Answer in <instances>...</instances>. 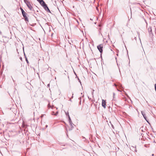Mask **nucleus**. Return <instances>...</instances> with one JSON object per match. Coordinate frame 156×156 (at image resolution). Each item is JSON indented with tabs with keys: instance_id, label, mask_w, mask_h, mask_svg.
Returning <instances> with one entry per match:
<instances>
[{
	"instance_id": "1",
	"label": "nucleus",
	"mask_w": 156,
	"mask_h": 156,
	"mask_svg": "<svg viewBox=\"0 0 156 156\" xmlns=\"http://www.w3.org/2000/svg\"><path fill=\"white\" fill-rule=\"evenodd\" d=\"M24 2L26 4L27 7L30 10H33V7L32 6V3L28 0H24Z\"/></svg>"
},
{
	"instance_id": "2",
	"label": "nucleus",
	"mask_w": 156,
	"mask_h": 156,
	"mask_svg": "<svg viewBox=\"0 0 156 156\" xmlns=\"http://www.w3.org/2000/svg\"><path fill=\"white\" fill-rule=\"evenodd\" d=\"M40 4L43 7L46 11H47L48 12H50V11L47 6V5L45 4L44 1L42 2L41 3V4Z\"/></svg>"
},
{
	"instance_id": "3",
	"label": "nucleus",
	"mask_w": 156,
	"mask_h": 156,
	"mask_svg": "<svg viewBox=\"0 0 156 156\" xmlns=\"http://www.w3.org/2000/svg\"><path fill=\"white\" fill-rule=\"evenodd\" d=\"M103 45L102 44H100L97 46V48L101 53L103 51Z\"/></svg>"
},
{
	"instance_id": "4",
	"label": "nucleus",
	"mask_w": 156,
	"mask_h": 156,
	"mask_svg": "<svg viewBox=\"0 0 156 156\" xmlns=\"http://www.w3.org/2000/svg\"><path fill=\"white\" fill-rule=\"evenodd\" d=\"M22 14L23 17L25 18V21H26L27 22H28L29 21L28 19L27 16V14L26 12H24L23 13H22Z\"/></svg>"
},
{
	"instance_id": "5",
	"label": "nucleus",
	"mask_w": 156,
	"mask_h": 156,
	"mask_svg": "<svg viewBox=\"0 0 156 156\" xmlns=\"http://www.w3.org/2000/svg\"><path fill=\"white\" fill-rule=\"evenodd\" d=\"M102 106L104 108H106V101L104 99L102 100Z\"/></svg>"
},
{
	"instance_id": "6",
	"label": "nucleus",
	"mask_w": 156,
	"mask_h": 156,
	"mask_svg": "<svg viewBox=\"0 0 156 156\" xmlns=\"http://www.w3.org/2000/svg\"><path fill=\"white\" fill-rule=\"evenodd\" d=\"M130 149L131 150L134 151L136 152H137V150L136 149V147H135L133 146H132L130 147Z\"/></svg>"
},
{
	"instance_id": "7",
	"label": "nucleus",
	"mask_w": 156,
	"mask_h": 156,
	"mask_svg": "<svg viewBox=\"0 0 156 156\" xmlns=\"http://www.w3.org/2000/svg\"><path fill=\"white\" fill-rule=\"evenodd\" d=\"M141 113H142V115H143L144 119L146 120V121H147V122L148 121L147 120V118L145 115V114L144 112L141 111Z\"/></svg>"
},
{
	"instance_id": "8",
	"label": "nucleus",
	"mask_w": 156,
	"mask_h": 156,
	"mask_svg": "<svg viewBox=\"0 0 156 156\" xmlns=\"http://www.w3.org/2000/svg\"><path fill=\"white\" fill-rule=\"evenodd\" d=\"M148 31L150 34L152 33V29L151 27H150L148 28Z\"/></svg>"
},
{
	"instance_id": "9",
	"label": "nucleus",
	"mask_w": 156,
	"mask_h": 156,
	"mask_svg": "<svg viewBox=\"0 0 156 156\" xmlns=\"http://www.w3.org/2000/svg\"><path fill=\"white\" fill-rule=\"evenodd\" d=\"M37 1H38L40 4H41V3L43 2V0H37Z\"/></svg>"
},
{
	"instance_id": "10",
	"label": "nucleus",
	"mask_w": 156,
	"mask_h": 156,
	"mask_svg": "<svg viewBox=\"0 0 156 156\" xmlns=\"http://www.w3.org/2000/svg\"><path fill=\"white\" fill-rule=\"evenodd\" d=\"M22 12V13H23L24 12H25V11L23 10L21 8H20Z\"/></svg>"
},
{
	"instance_id": "11",
	"label": "nucleus",
	"mask_w": 156,
	"mask_h": 156,
	"mask_svg": "<svg viewBox=\"0 0 156 156\" xmlns=\"http://www.w3.org/2000/svg\"><path fill=\"white\" fill-rule=\"evenodd\" d=\"M68 117H69V122H70V123H71V119H70V118L69 115H68Z\"/></svg>"
},
{
	"instance_id": "12",
	"label": "nucleus",
	"mask_w": 156,
	"mask_h": 156,
	"mask_svg": "<svg viewBox=\"0 0 156 156\" xmlns=\"http://www.w3.org/2000/svg\"><path fill=\"white\" fill-rule=\"evenodd\" d=\"M25 58H26V61L27 63H29L28 61V60L27 59V58L26 57V56H25Z\"/></svg>"
},
{
	"instance_id": "13",
	"label": "nucleus",
	"mask_w": 156,
	"mask_h": 156,
	"mask_svg": "<svg viewBox=\"0 0 156 156\" xmlns=\"http://www.w3.org/2000/svg\"><path fill=\"white\" fill-rule=\"evenodd\" d=\"M58 114V112H56V113H55V116H57Z\"/></svg>"
},
{
	"instance_id": "14",
	"label": "nucleus",
	"mask_w": 156,
	"mask_h": 156,
	"mask_svg": "<svg viewBox=\"0 0 156 156\" xmlns=\"http://www.w3.org/2000/svg\"><path fill=\"white\" fill-rule=\"evenodd\" d=\"M55 112H51V114L52 115H55Z\"/></svg>"
},
{
	"instance_id": "15",
	"label": "nucleus",
	"mask_w": 156,
	"mask_h": 156,
	"mask_svg": "<svg viewBox=\"0 0 156 156\" xmlns=\"http://www.w3.org/2000/svg\"><path fill=\"white\" fill-rule=\"evenodd\" d=\"M115 95V94L114 93H113V98H114Z\"/></svg>"
},
{
	"instance_id": "16",
	"label": "nucleus",
	"mask_w": 156,
	"mask_h": 156,
	"mask_svg": "<svg viewBox=\"0 0 156 156\" xmlns=\"http://www.w3.org/2000/svg\"><path fill=\"white\" fill-rule=\"evenodd\" d=\"M66 115H68H68H69L68 112L67 113H66Z\"/></svg>"
},
{
	"instance_id": "17",
	"label": "nucleus",
	"mask_w": 156,
	"mask_h": 156,
	"mask_svg": "<svg viewBox=\"0 0 156 156\" xmlns=\"http://www.w3.org/2000/svg\"><path fill=\"white\" fill-rule=\"evenodd\" d=\"M43 116V115H42L41 116V117H42Z\"/></svg>"
},
{
	"instance_id": "18",
	"label": "nucleus",
	"mask_w": 156,
	"mask_h": 156,
	"mask_svg": "<svg viewBox=\"0 0 156 156\" xmlns=\"http://www.w3.org/2000/svg\"><path fill=\"white\" fill-rule=\"evenodd\" d=\"M134 39H135V40H136V37H135L134 38Z\"/></svg>"
},
{
	"instance_id": "19",
	"label": "nucleus",
	"mask_w": 156,
	"mask_h": 156,
	"mask_svg": "<svg viewBox=\"0 0 156 156\" xmlns=\"http://www.w3.org/2000/svg\"><path fill=\"white\" fill-rule=\"evenodd\" d=\"M46 127H48V125H46Z\"/></svg>"
},
{
	"instance_id": "20",
	"label": "nucleus",
	"mask_w": 156,
	"mask_h": 156,
	"mask_svg": "<svg viewBox=\"0 0 156 156\" xmlns=\"http://www.w3.org/2000/svg\"><path fill=\"white\" fill-rule=\"evenodd\" d=\"M114 85L116 86V85L115 84H114Z\"/></svg>"
},
{
	"instance_id": "21",
	"label": "nucleus",
	"mask_w": 156,
	"mask_h": 156,
	"mask_svg": "<svg viewBox=\"0 0 156 156\" xmlns=\"http://www.w3.org/2000/svg\"><path fill=\"white\" fill-rule=\"evenodd\" d=\"M152 156H153L154 155V154H152Z\"/></svg>"
},
{
	"instance_id": "22",
	"label": "nucleus",
	"mask_w": 156,
	"mask_h": 156,
	"mask_svg": "<svg viewBox=\"0 0 156 156\" xmlns=\"http://www.w3.org/2000/svg\"><path fill=\"white\" fill-rule=\"evenodd\" d=\"M72 95H73V96H72V98H73V94H72Z\"/></svg>"
}]
</instances>
